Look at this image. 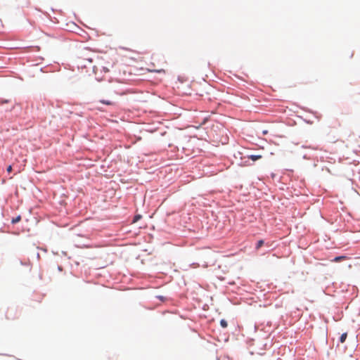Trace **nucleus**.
I'll use <instances>...</instances> for the list:
<instances>
[{"mask_svg":"<svg viewBox=\"0 0 360 360\" xmlns=\"http://www.w3.org/2000/svg\"><path fill=\"white\" fill-rule=\"evenodd\" d=\"M250 159H251L252 161H257L262 158L261 155H251L248 156Z\"/></svg>","mask_w":360,"mask_h":360,"instance_id":"obj_1","label":"nucleus"},{"mask_svg":"<svg viewBox=\"0 0 360 360\" xmlns=\"http://www.w3.org/2000/svg\"><path fill=\"white\" fill-rule=\"evenodd\" d=\"M347 333H344L341 335L340 338V341L341 343H344L347 339Z\"/></svg>","mask_w":360,"mask_h":360,"instance_id":"obj_2","label":"nucleus"},{"mask_svg":"<svg viewBox=\"0 0 360 360\" xmlns=\"http://www.w3.org/2000/svg\"><path fill=\"white\" fill-rule=\"evenodd\" d=\"M346 259L345 256H338L334 258L333 260L335 262H338Z\"/></svg>","mask_w":360,"mask_h":360,"instance_id":"obj_3","label":"nucleus"},{"mask_svg":"<svg viewBox=\"0 0 360 360\" xmlns=\"http://www.w3.org/2000/svg\"><path fill=\"white\" fill-rule=\"evenodd\" d=\"M100 103L108 105H112L115 104L113 102L107 100H100Z\"/></svg>","mask_w":360,"mask_h":360,"instance_id":"obj_4","label":"nucleus"},{"mask_svg":"<svg viewBox=\"0 0 360 360\" xmlns=\"http://www.w3.org/2000/svg\"><path fill=\"white\" fill-rule=\"evenodd\" d=\"M220 325L224 328H226L228 326V323H227L226 321L224 320V319H221L220 321Z\"/></svg>","mask_w":360,"mask_h":360,"instance_id":"obj_5","label":"nucleus"},{"mask_svg":"<svg viewBox=\"0 0 360 360\" xmlns=\"http://www.w3.org/2000/svg\"><path fill=\"white\" fill-rule=\"evenodd\" d=\"M264 243L263 240H259L256 245V249H259L264 245Z\"/></svg>","mask_w":360,"mask_h":360,"instance_id":"obj_6","label":"nucleus"},{"mask_svg":"<svg viewBox=\"0 0 360 360\" xmlns=\"http://www.w3.org/2000/svg\"><path fill=\"white\" fill-rule=\"evenodd\" d=\"M21 219V217L20 216H18L17 217L15 218H13L11 221L12 224H16L18 222H19Z\"/></svg>","mask_w":360,"mask_h":360,"instance_id":"obj_7","label":"nucleus"},{"mask_svg":"<svg viewBox=\"0 0 360 360\" xmlns=\"http://www.w3.org/2000/svg\"><path fill=\"white\" fill-rule=\"evenodd\" d=\"M141 218V215L137 214L134 217V219L132 221V223L137 222Z\"/></svg>","mask_w":360,"mask_h":360,"instance_id":"obj_8","label":"nucleus"},{"mask_svg":"<svg viewBox=\"0 0 360 360\" xmlns=\"http://www.w3.org/2000/svg\"><path fill=\"white\" fill-rule=\"evenodd\" d=\"M6 171L10 173L12 172V166L11 165H9L7 169H6Z\"/></svg>","mask_w":360,"mask_h":360,"instance_id":"obj_9","label":"nucleus"},{"mask_svg":"<svg viewBox=\"0 0 360 360\" xmlns=\"http://www.w3.org/2000/svg\"><path fill=\"white\" fill-rule=\"evenodd\" d=\"M267 134V131H263V134Z\"/></svg>","mask_w":360,"mask_h":360,"instance_id":"obj_10","label":"nucleus"},{"mask_svg":"<svg viewBox=\"0 0 360 360\" xmlns=\"http://www.w3.org/2000/svg\"><path fill=\"white\" fill-rule=\"evenodd\" d=\"M162 71H163V70H157L156 72H161Z\"/></svg>","mask_w":360,"mask_h":360,"instance_id":"obj_11","label":"nucleus"}]
</instances>
